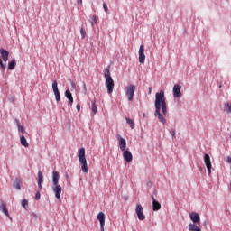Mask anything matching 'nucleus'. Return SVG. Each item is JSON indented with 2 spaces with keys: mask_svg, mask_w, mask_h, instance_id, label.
<instances>
[{
  "mask_svg": "<svg viewBox=\"0 0 231 231\" xmlns=\"http://www.w3.org/2000/svg\"><path fill=\"white\" fill-rule=\"evenodd\" d=\"M126 123L130 125L131 129H134V121L129 117H126Z\"/></svg>",
  "mask_w": 231,
  "mask_h": 231,
  "instance_id": "28",
  "label": "nucleus"
},
{
  "mask_svg": "<svg viewBox=\"0 0 231 231\" xmlns=\"http://www.w3.org/2000/svg\"><path fill=\"white\" fill-rule=\"evenodd\" d=\"M0 67L2 71H5V69H6V63H3V60H1V58H0Z\"/></svg>",
  "mask_w": 231,
  "mask_h": 231,
  "instance_id": "32",
  "label": "nucleus"
},
{
  "mask_svg": "<svg viewBox=\"0 0 231 231\" xmlns=\"http://www.w3.org/2000/svg\"><path fill=\"white\" fill-rule=\"evenodd\" d=\"M15 66H17V61L15 59H13L9 63H8V69H15Z\"/></svg>",
  "mask_w": 231,
  "mask_h": 231,
  "instance_id": "24",
  "label": "nucleus"
},
{
  "mask_svg": "<svg viewBox=\"0 0 231 231\" xmlns=\"http://www.w3.org/2000/svg\"><path fill=\"white\" fill-rule=\"evenodd\" d=\"M72 89H75V83L71 82Z\"/></svg>",
  "mask_w": 231,
  "mask_h": 231,
  "instance_id": "42",
  "label": "nucleus"
},
{
  "mask_svg": "<svg viewBox=\"0 0 231 231\" xmlns=\"http://www.w3.org/2000/svg\"><path fill=\"white\" fill-rule=\"evenodd\" d=\"M79 162L81 163L82 171L86 174L88 173V161L86 160V149L80 148L79 149L78 154Z\"/></svg>",
  "mask_w": 231,
  "mask_h": 231,
  "instance_id": "3",
  "label": "nucleus"
},
{
  "mask_svg": "<svg viewBox=\"0 0 231 231\" xmlns=\"http://www.w3.org/2000/svg\"><path fill=\"white\" fill-rule=\"evenodd\" d=\"M154 107V116L158 118L162 125H165L167 124V119L164 117L167 116V101L165 100V92L163 90L155 94Z\"/></svg>",
  "mask_w": 231,
  "mask_h": 231,
  "instance_id": "1",
  "label": "nucleus"
},
{
  "mask_svg": "<svg viewBox=\"0 0 231 231\" xmlns=\"http://www.w3.org/2000/svg\"><path fill=\"white\" fill-rule=\"evenodd\" d=\"M76 109H77V111H80V104H78V105L76 106Z\"/></svg>",
  "mask_w": 231,
  "mask_h": 231,
  "instance_id": "38",
  "label": "nucleus"
},
{
  "mask_svg": "<svg viewBox=\"0 0 231 231\" xmlns=\"http://www.w3.org/2000/svg\"><path fill=\"white\" fill-rule=\"evenodd\" d=\"M151 93H152V88L151 87H149V88H148V95H151Z\"/></svg>",
  "mask_w": 231,
  "mask_h": 231,
  "instance_id": "37",
  "label": "nucleus"
},
{
  "mask_svg": "<svg viewBox=\"0 0 231 231\" xmlns=\"http://www.w3.org/2000/svg\"><path fill=\"white\" fill-rule=\"evenodd\" d=\"M43 181H44V177L42 176V171H38V189L40 190L42 189Z\"/></svg>",
  "mask_w": 231,
  "mask_h": 231,
  "instance_id": "18",
  "label": "nucleus"
},
{
  "mask_svg": "<svg viewBox=\"0 0 231 231\" xmlns=\"http://www.w3.org/2000/svg\"><path fill=\"white\" fill-rule=\"evenodd\" d=\"M135 214L137 215L139 221H143V219H145V215H143V208L142 205L138 204L136 206Z\"/></svg>",
  "mask_w": 231,
  "mask_h": 231,
  "instance_id": "7",
  "label": "nucleus"
},
{
  "mask_svg": "<svg viewBox=\"0 0 231 231\" xmlns=\"http://www.w3.org/2000/svg\"><path fill=\"white\" fill-rule=\"evenodd\" d=\"M83 89L86 91V84L83 85Z\"/></svg>",
  "mask_w": 231,
  "mask_h": 231,
  "instance_id": "45",
  "label": "nucleus"
},
{
  "mask_svg": "<svg viewBox=\"0 0 231 231\" xmlns=\"http://www.w3.org/2000/svg\"><path fill=\"white\" fill-rule=\"evenodd\" d=\"M152 210L154 212H158V210L162 208V204H160V202H158V200L154 199V195H152Z\"/></svg>",
  "mask_w": 231,
  "mask_h": 231,
  "instance_id": "13",
  "label": "nucleus"
},
{
  "mask_svg": "<svg viewBox=\"0 0 231 231\" xmlns=\"http://www.w3.org/2000/svg\"><path fill=\"white\" fill-rule=\"evenodd\" d=\"M0 54L4 62H8V56L10 52L5 49H0Z\"/></svg>",
  "mask_w": 231,
  "mask_h": 231,
  "instance_id": "15",
  "label": "nucleus"
},
{
  "mask_svg": "<svg viewBox=\"0 0 231 231\" xmlns=\"http://www.w3.org/2000/svg\"><path fill=\"white\" fill-rule=\"evenodd\" d=\"M59 178H60L59 171H52V184H53V186L59 185Z\"/></svg>",
  "mask_w": 231,
  "mask_h": 231,
  "instance_id": "17",
  "label": "nucleus"
},
{
  "mask_svg": "<svg viewBox=\"0 0 231 231\" xmlns=\"http://www.w3.org/2000/svg\"><path fill=\"white\" fill-rule=\"evenodd\" d=\"M32 216H33V217H35V219H37V215H36V213H32Z\"/></svg>",
  "mask_w": 231,
  "mask_h": 231,
  "instance_id": "44",
  "label": "nucleus"
},
{
  "mask_svg": "<svg viewBox=\"0 0 231 231\" xmlns=\"http://www.w3.org/2000/svg\"><path fill=\"white\" fill-rule=\"evenodd\" d=\"M103 9L106 12V14H107V12H109V8L107 7V5H106V3L103 4Z\"/></svg>",
  "mask_w": 231,
  "mask_h": 231,
  "instance_id": "34",
  "label": "nucleus"
},
{
  "mask_svg": "<svg viewBox=\"0 0 231 231\" xmlns=\"http://www.w3.org/2000/svg\"><path fill=\"white\" fill-rule=\"evenodd\" d=\"M207 169H208V176H210V174H212V166L207 167Z\"/></svg>",
  "mask_w": 231,
  "mask_h": 231,
  "instance_id": "36",
  "label": "nucleus"
},
{
  "mask_svg": "<svg viewBox=\"0 0 231 231\" xmlns=\"http://www.w3.org/2000/svg\"><path fill=\"white\" fill-rule=\"evenodd\" d=\"M89 23H91L92 28H94L95 24H97V16L90 15Z\"/></svg>",
  "mask_w": 231,
  "mask_h": 231,
  "instance_id": "27",
  "label": "nucleus"
},
{
  "mask_svg": "<svg viewBox=\"0 0 231 231\" xmlns=\"http://www.w3.org/2000/svg\"><path fill=\"white\" fill-rule=\"evenodd\" d=\"M226 162H227V163H230V164H231V157H227V158H226Z\"/></svg>",
  "mask_w": 231,
  "mask_h": 231,
  "instance_id": "39",
  "label": "nucleus"
},
{
  "mask_svg": "<svg viewBox=\"0 0 231 231\" xmlns=\"http://www.w3.org/2000/svg\"><path fill=\"white\" fill-rule=\"evenodd\" d=\"M139 62L140 64H145V48L143 45L139 48Z\"/></svg>",
  "mask_w": 231,
  "mask_h": 231,
  "instance_id": "10",
  "label": "nucleus"
},
{
  "mask_svg": "<svg viewBox=\"0 0 231 231\" xmlns=\"http://www.w3.org/2000/svg\"><path fill=\"white\" fill-rule=\"evenodd\" d=\"M97 217L100 223V230L104 231V226L106 225V214H104V212H99Z\"/></svg>",
  "mask_w": 231,
  "mask_h": 231,
  "instance_id": "9",
  "label": "nucleus"
},
{
  "mask_svg": "<svg viewBox=\"0 0 231 231\" xmlns=\"http://www.w3.org/2000/svg\"><path fill=\"white\" fill-rule=\"evenodd\" d=\"M52 91L54 93L56 102H60V92H59V85L57 80H53L52 82Z\"/></svg>",
  "mask_w": 231,
  "mask_h": 231,
  "instance_id": "5",
  "label": "nucleus"
},
{
  "mask_svg": "<svg viewBox=\"0 0 231 231\" xmlns=\"http://www.w3.org/2000/svg\"><path fill=\"white\" fill-rule=\"evenodd\" d=\"M7 217H8V219H10V221H12V217H10V215Z\"/></svg>",
  "mask_w": 231,
  "mask_h": 231,
  "instance_id": "46",
  "label": "nucleus"
},
{
  "mask_svg": "<svg viewBox=\"0 0 231 231\" xmlns=\"http://www.w3.org/2000/svg\"><path fill=\"white\" fill-rule=\"evenodd\" d=\"M35 199H36L37 201H39V199H41V193H40V192H36V194H35Z\"/></svg>",
  "mask_w": 231,
  "mask_h": 231,
  "instance_id": "35",
  "label": "nucleus"
},
{
  "mask_svg": "<svg viewBox=\"0 0 231 231\" xmlns=\"http://www.w3.org/2000/svg\"><path fill=\"white\" fill-rule=\"evenodd\" d=\"M52 191L55 194V198L56 199H58V201H60V194H62V186L60 185H54L52 188Z\"/></svg>",
  "mask_w": 231,
  "mask_h": 231,
  "instance_id": "8",
  "label": "nucleus"
},
{
  "mask_svg": "<svg viewBox=\"0 0 231 231\" xmlns=\"http://www.w3.org/2000/svg\"><path fill=\"white\" fill-rule=\"evenodd\" d=\"M104 77L106 79L105 86L107 89V93H108V95H111V93H113V89H115V81L113 80V78H111L109 67L107 69H106Z\"/></svg>",
  "mask_w": 231,
  "mask_h": 231,
  "instance_id": "2",
  "label": "nucleus"
},
{
  "mask_svg": "<svg viewBox=\"0 0 231 231\" xmlns=\"http://www.w3.org/2000/svg\"><path fill=\"white\" fill-rule=\"evenodd\" d=\"M181 97V85L175 84L173 86V98H180Z\"/></svg>",
  "mask_w": 231,
  "mask_h": 231,
  "instance_id": "11",
  "label": "nucleus"
},
{
  "mask_svg": "<svg viewBox=\"0 0 231 231\" xmlns=\"http://www.w3.org/2000/svg\"><path fill=\"white\" fill-rule=\"evenodd\" d=\"M152 196H153V198H154V196H158V191L154 190V192H153V194Z\"/></svg>",
  "mask_w": 231,
  "mask_h": 231,
  "instance_id": "41",
  "label": "nucleus"
},
{
  "mask_svg": "<svg viewBox=\"0 0 231 231\" xmlns=\"http://www.w3.org/2000/svg\"><path fill=\"white\" fill-rule=\"evenodd\" d=\"M78 5H82V0H78Z\"/></svg>",
  "mask_w": 231,
  "mask_h": 231,
  "instance_id": "43",
  "label": "nucleus"
},
{
  "mask_svg": "<svg viewBox=\"0 0 231 231\" xmlns=\"http://www.w3.org/2000/svg\"><path fill=\"white\" fill-rule=\"evenodd\" d=\"M143 116H145V114H143Z\"/></svg>",
  "mask_w": 231,
  "mask_h": 231,
  "instance_id": "48",
  "label": "nucleus"
},
{
  "mask_svg": "<svg viewBox=\"0 0 231 231\" xmlns=\"http://www.w3.org/2000/svg\"><path fill=\"white\" fill-rule=\"evenodd\" d=\"M224 109L227 113V115H231V103L225 104Z\"/></svg>",
  "mask_w": 231,
  "mask_h": 231,
  "instance_id": "26",
  "label": "nucleus"
},
{
  "mask_svg": "<svg viewBox=\"0 0 231 231\" xmlns=\"http://www.w3.org/2000/svg\"><path fill=\"white\" fill-rule=\"evenodd\" d=\"M21 183H23L21 178H16L13 183L14 189H15V190H21Z\"/></svg>",
  "mask_w": 231,
  "mask_h": 231,
  "instance_id": "19",
  "label": "nucleus"
},
{
  "mask_svg": "<svg viewBox=\"0 0 231 231\" xmlns=\"http://www.w3.org/2000/svg\"><path fill=\"white\" fill-rule=\"evenodd\" d=\"M20 143L23 147H30V144L28 143V141L26 140V137H24V135H22L20 137Z\"/></svg>",
  "mask_w": 231,
  "mask_h": 231,
  "instance_id": "23",
  "label": "nucleus"
},
{
  "mask_svg": "<svg viewBox=\"0 0 231 231\" xmlns=\"http://www.w3.org/2000/svg\"><path fill=\"white\" fill-rule=\"evenodd\" d=\"M123 158L127 163L133 162V153L129 150L123 151Z\"/></svg>",
  "mask_w": 231,
  "mask_h": 231,
  "instance_id": "12",
  "label": "nucleus"
},
{
  "mask_svg": "<svg viewBox=\"0 0 231 231\" xmlns=\"http://www.w3.org/2000/svg\"><path fill=\"white\" fill-rule=\"evenodd\" d=\"M21 205L24 210L28 209V200L26 199L22 200Z\"/></svg>",
  "mask_w": 231,
  "mask_h": 231,
  "instance_id": "29",
  "label": "nucleus"
},
{
  "mask_svg": "<svg viewBox=\"0 0 231 231\" xmlns=\"http://www.w3.org/2000/svg\"><path fill=\"white\" fill-rule=\"evenodd\" d=\"M169 133H170L172 140H174V138H176V129L172 128V129L169 130Z\"/></svg>",
  "mask_w": 231,
  "mask_h": 231,
  "instance_id": "30",
  "label": "nucleus"
},
{
  "mask_svg": "<svg viewBox=\"0 0 231 231\" xmlns=\"http://www.w3.org/2000/svg\"><path fill=\"white\" fill-rule=\"evenodd\" d=\"M65 97H66V98H68L70 106H73V95L71 94V92L69 90L65 91Z\"/></svg>",
  "mask_w": 231,
  "mask_h": 231,
  "instance_id": "21",
  "label": "nucleus"
},
{
  "mask_svg": "<svg viewBox=\"0 0 231 231\" xmlns=\"http://www.w3.org/2000/svg\"><path fill=\"white\" fill-rule=\"evenodd\" d=\"M65 176H66V178H67V179H68V178H69V175H68V173H66V175H65Z\"/></svg>",
  "mask_w": 231,
  "mask_h": 231,
  "instance_id": "47",
  "label": "nucleus"
},
{
  "mask_svg": "<svg viewBox=\"0 0 231 231\" xmlns=\"http://www.w3.org/2000/svg\"><path fill=\"white\" fill-rule=\"evenodd\" d=\"M16 125H17L18 131H19L20 133H22L23 134H24L26 133V129L24 128V126H23V125H21L19 124V121H18V120H16Z\"/></svg>",
  "mask_w": 231,
  "mask_h": 231,
  "instance_id": "25",
  "label": "nucleus"
},
{
  "mask_svg": "<svg viewBox=\"0 0 231 231\" xmlns=\"http://www.w3.org/2000/svg\"><path fill=\"white\" fill-rule=\"evenodd\" d=\"M80 33H81V39L86 38V30H84V27L80 29Z\"/></svg>",
  "mask_w": 231,
  "mask_h": 231,
  "instance_id": "33",
  "label": "nucleus"
},
{
  "mask_svg": "<svg viewBox=\"0 0 231 231\" xmlns=\"http://www.w3.org/2000/svg\"><path fill=\"white\" fill-rule=\"evenodd\" d=\"M117 140L119 142L118 147L120 151H127V141H125L122 135H117Z\"/></svg>",
  "mask_w": 231,
  "mask_h": 231,
  "instance_id": "6",
  "label": "nucleus"
},
{
  "mask_svg": "<svg viewBox=\"0 0 231 231\" xmlns=\"http://www.w3.org/2000/svg\"><path fill=\"white\" fill-rule=\"evenodd\" d=\"M0 210L6 216V217H10V213L8 212V209L6 208V203L1 202L0 203Z\"/></svg>",
  "mask_w": 231,
  "mask_h": 231,
  "instance_id": "16",
  "label": "nucleus"
},
{
  "mask_svg": "<svg viewBox=\"0 0 231 231\" xmlns=\"http://www.w3.org/2000/svg\"><path fill=\"white\" fill-rule=\"evenodd\" d=\"M204 162L206 167H212V162L210 161V155H208V153L204 154Z\"/></svg>",
  "mask_w": 231,
  "mask_h": 231,
  "instance_id": "20",
  "label": "nucleus"
},
{
  "mask_svg": "<svg viewBox=\"0 0 231 231\" xmlns=\"http://www.w3.org/2000/svg\"><path fill=\"white\" fill-rule=\"evenodd\" d=\"M189 231H201V228L196 224L189 223L188 226Z\"/></svg>",
  "mask_w": 231,
  "mask_h": 231,
  "instance_id": "22",
  "label": "nucleus"
},
{
  "mask_svg": "<svg viewBox=\"0 0 231 231\" xmlns=\"http://www.w3.org/2000/svg\"><path fill=\"white\" fill-rule=\"evenodd\" d=\"M147 187H152V183L151 181L147 182Z\"/></svg>",
  "mask_w": 231,
  "mask_h": 231,
  "instance_id": "40",
  "label": "nucleus"
},
{
  "mask_svg": "<svg viewBox=\"0 0 231 231\" xmlns=\"http://www.w3.org/2000/svg\"><path fill=\"white\" fill-rule=\"evenodd\" d=\"M189 219L192 221L191 225H196L200 220L199 214L196 212L190 213Z\"/></svg>",
  "mask_w": 231,
  "mask_h": 231,
  "instance_id": "14",
  "label": "nucleus"
},
{
  "mask_svg": "<svg viewBox=\"0 0 231 231\" xmlns=\"http://www.w3.org/2000/svg\"><path fill=\"white\" fill-rule=\"evenodd\" d=\"M135 91H136V86L134 85H129L125 88V94L128 102H133V98H134Z\"/></svg>",
  "mask_w": 231,
  "mask_h": 231,
  "instance_id": "4",
  "label": "nucleus"
},
{
  "mask_svg": "<svg viewBox=\"0 0 231 231\" xmlns=\"http://www.w3.org/2000/svg\"><path fill=\"white\" fill-rule=\"evenodd\" d=\"M92 112L94 113V115H97V105L95 104V100L92 101Z\"/></svg>",
  "mask_w": 231,
  "mask_h": 231,
  "instance_id": "31",
  "label": "nucleus"
}]
</instances>
